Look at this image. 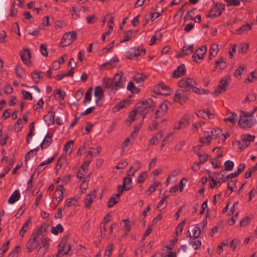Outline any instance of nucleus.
Segmentation results:
<instances>
[{
	"mask_svg": "<svg viewBox=\"0 0 257 257\" xmlns=\"http://www.w3.org/2000/svg\"><path fill=\"white\" fill-rule=\"evenodd\" d=\"M168 196L163 194V197L162 199L159 201L157 205L158 209L161 210L162 209H163L167 206V201L166 200Z\"/></svg>",
	"mask_w": 257,
	"mask_h": 257,
	"instance_id": "72a5a7b5",
	"label": "nucleus"
},
{
	"mask_svg": "<svg viewBox=\"0 0 257 257\" xmlns=\"http://www.w3.org/2000/svg\"><path fill=\"white\" fill-rule=\"evenodd\" d=\"M197 156L199 158V163L201 164H204L207 161V155L205 153L201 154L200 153H198Z\"/></svg>",
	"mask_w": 257,
	"mask_h": 257,
	"instance_id": "8fccbe9b",
	"label": "nucleus"
},
{
	"mask_svg": "<svg viewBox=\"0 0 257 257\" xmlns=\"http://www.w3.org/2000/svg\"><path fill=\"white\" fill-rule=\"evenodd\" d=\"M133 176H127L123 179V189L125 191L130 190L132 188V177Z\"/></svg>",
	"mask_w": 257,
	"mask_h": 257,
	"instance_id": "b1692460",
	"label": "nucleus"
},
{
	"mask_svg": "<svg viewBox=\"0 0 257 257\" xmlns=\"http://www.w3.org/2000/svg\"><path fill=\"white\" fill-rule=\"evenodd\" d=\"M15 72L17 76L20 78H24L25 76V72L24 69L19 66H17L15 69Z\"/></svg>",
	"mask_w": 257,
	"mask_h": 257,
	"instance_id": "a18cd8bd",
	"label": "nucleus"
},
{
	"mask_svg": "<svg viewBox=\"0 0 257 257\" xmlns=\"http://www.w3.org/2000/svg\"><path fill=\"white\" fill-rule=\"evenodd\" d=\"M113 245L112 244H109L106 248V249H105V253H104V257H110L111 254V252H112V251L113 250Z\"/></svg>",
	"mask_w": 257,
	"mask_h": 257,
	"instance_id": "09e8293b",
	"label": "nucleus"
},
{
	"mask_svg": "<svg viewBox=\"0 0 257 257\" xmlns=\"http://www.w3.org/2000/svg\"><path fill=\"white\" fill-rule=\"evenodd\" d=\"M77 202V199L76 198L72 197L67 199L65 200V207H70L72 205H75Z\"/></svg>",
	"mask_w": 257,
	"mask_h": 257,
	"instance_id": "ea45409f",
	"label": "nucleus"
},
{
	"mask_svg": "<svg viewBox=\"0 0 257 257\" xmlns=\"http://www.w3.org/2000/svg\"><path fill=\"white\" fill-rule=\"evenodd\" d=\"M223 9L224 8L221 5H215L210 10L207 17L211 18H214L219 17L221 15V12Z\"/></svg>",
	"mask_w": 257,
	"mask_h": 257,
	"instance_id": "9b49d317",
	"label": "nucleus"
},
{
	"mask_svg": "<svg viewBox=\"0 0 257 257\" xmlns=\"http://www.w3.org/2000/svg\"><path fill=\"white\" fill-rule=\"evenodd\" d=\"M161 37V35L160 33H156L151 38L150 41V45H153L156 41L157 40L160 39V37Z\"/></svg>",
	"mask_w": 257,
	"mask_h": 257,
	"instance_id": "0e129e2a",
	"label": "nucleus"
},
{
	"mask_svg": "<svg viewBox=\"0 0 257 257\" xmlns=\"http://www.w3.org/2000/svg\"><path fill=\"white\" fill-rule=\"evenodd\" d=\"M207 47L203 45L196 49L192 55V60L194 62L199 63L200 61L204 59V57L206 53Z\"/></svg>",
	"mask_w": 257,
	"mask_h": 257,
	"instance_id": "423d86ee",
	"label": "nucleus"
},
{
	"mask_svg": "<svg viewBox=\"0 0 257 257\" xmlns=\"http://www.w3.org/2000/svg\"><path fill=\"white\" fill-rule=\"evenodd\" d=\"M54 94L56 98L60 100H63L66 95V93L60 90H56L54 91Z\"/></svg>",
	"mask_w": 257,
	"mask_h": 257,
	"instance_id": "4c0bfd02",
	"label": "nucleus"
},
{
	"mask_svg": "<svg viewBox=\"0 0 257 257\" xmlns=\"http://www.w3.org/2000/svg\"><path fill=\"white\" fill-rule=\"evenodd\" d=\"M63 231V228L61 224H58L56 227L51 228V232L55 235H57L58 233L62 232Z\"/></svg>",
	"mask_w": 257,
	"mask_h": 257,
	"instance_id": "a19ab883",
	"label": "nucleus"
},
{
	"mask_svg": "<svg viewBox=\"0 0 257 257\" xmlns=\"http://www.w3.org/2000/svg\"><path fill=\"white\" fill-rule=\"evenodd\" d=\"M197 116L203 119H210L212 117V114L208 110H200L196 113Z\"/></svg>",
	"mask_w": 257,
	"mask_h": 257,
	"instance_id": "5701e85b",
	"label": "nucleus"
},
{
	"mask_svg": "<svg viewBox=\"0 0 257 257\" xmlns=\"http://www.w3.org/2000/svg\"><path fill=\"white\" fill-rule=\"evenodd\" d=\"M178 85L181 88L184 89L186 92L190 91L198 94H207L208 91L204 89L196 87V81L191 78H183L178 82Z\"/></svg>",
	"mask_w": 257,
	"mask_h": 257,
	"instance_id": "7ed1b4c3",
	"label": "nucleus"
},
{
	"mask_svg": "<svg viewBox=\"0 0 257 257\" xmlns=\"http://www.w3.org/2000/svg\"><path fill=\"white\" fill-rule=\"evenodd\" d=\"M125 102L124 101H121L117 104L115 105L112 108V110L113 111H117L120 110L121 109L124 108V103Z\"/></svg>",
	"mask_w": 257,
	"mask_h": 257,
	"instance_id": "680f3d73",
	"label": "nucleus"
},
{
	"mask_svg": "<svg viewBox=\"0 0 257 257\" xmlns=\"http://www.w3.org/2000/svg\"><path fill=\"white\" fill-rule=\"evenodd\" d=\"M161 183L158 182H155L152 185H151L149 188L148 189L147 192H149V195L151 194L153 192H154L157 187L160 185H161Z\"/></svg>",
	"mask_w": 257,
	"mask_h": 257,
	"instance_id": "864d4df0",
	"label": "nucleus"
},
{
	"mask_svg": "<svg viewBox=\"0 0 257 257\" xmlns=\"http://www.w3.org/2000/svg\"><path fill=\"white\" fill-rule=\"evenodd\" d=\"M76 39V33L75 32L66 33L63 36L61 45L62 47L71 44Z\"/></svg>",
	"mask_w": 257,
	"mask_h": 257,
	"instance_id": "1a4fd4ad",
	"label": "nucleus"
},
{
	"mask_svg": "<svg viewBox=\"0 0 257 257\" xmlns=\"http://www.w3.org/2000/svg\"><path fill=\"white\" fill-rule=\"evenodd\" d=\"M186 68L184 64H181L176 69H175L173 73L175 78H179L183 76L185 74Z\"/></svg>",
	"mask_w": 257,
	"mask_h": 257,
	"instance_id": "dca6fc26",
	"label": "nucleus"
},
{
	"mask_svg": "<svg viewBox=\"0 0 257 257\" xmlns=\"http://www.w3.org/2000/svg\"><path fill=\"white\" fill-rule=\"evenodd\" d=\"M218 139V142L225 141L226 137L222 134L219 128L213 129L211 131L205 132L200 139V142L204 145H209L212 140Z\"/></svg>",
	"mask_w": 257,
	"mask_h": 257,
	"instance_id": "f03ea898",
	"label": "nucleus"
},
{
	"mask_svg": "<svg viewBox=\"0 0 257 257\" xmlns=\"http://www.w3.org/2000/svg\"><path fill=\"white\" fill-rule=\"evenodd\" d=\"M32 224V219L31 217H30L24 223L21 229L19 232V235L21 237H23L25 232L28 230L29 226Z\"/></svg>",
	"mask_w": 257,
	"mask_h": 257,
	"instance_id": "6ab92c4d",
	"label": "nucleus"
},
{
	"mask_svg": "<svg viewBox=\"0 0 257 257\" xmlns=\"http://www.w3.org/2000/svg\"><path fill=\"white\" fill-rule=\"evenodd\" d=\"M91 88H90L86 92L84 100L83 101V104H85L86 101H90L91 99Z\"/></svg>",
	"mask_w": 257,
	"mask_h": 257,
	"instance_id": "5fc2aeb1",
	"label": "nucleus"
},
{
	"mask_svg": "<svg viewBox=\"0 0 257 257\" xmlns=\"http://www.w3.org/2000/svg\"><path fill=\"white\" fill-rule=\"evenodd\" d=\"M189 119V115H184L178 122L175 123L174 125V129L178 130L187 127L190 124Z\"/></svg>",
	"mask_w": 257,
	"mask_h": 257,
	"instance_id": "9d476101",
	"label": "nucleus"
},
{
	"mask_svg": "<svg viewBox=\"0 0 257 257\" xmlns=\"http://www.w3.org/2000/svg\"><path fill=\"white\" fill-rule=\"evenodd\" d=\"M163 135L164 133L162 131H160L158 133L156 134L149 140L150 144L151 145L157 144L159 141L162 139Z\"/></svg>",
	"mask_w": 257,
	"mask_h": 257,
	"instance_id": "aec40b11",
	"label": "nucleus"
},
{
	"mask_svg": "<svg viewBox=\"0 0 257 257\" xmlns=\"http://www.w3.org/2000/svg\"><path fill=\"white\" fill-rule=\"evenodd\" d=\"M146 178H147L146 172L145 171V172H142L139 176L137 181L138 183H143L145 181V180Z\"/></svg>",
	"mask_w": 257,
	"mask_h": 257,
	"instance_id": "338daca9",
	"label": "nucleus"
},
{
	"mask_svg": "<svg viewBox=\"0 0 257 257\" xmlns=\"http://www.w3.org/2000/svg\"><path fill=\"white\" fill-rule=\"evenodd\" d=\"M218 51V45L216 44H212L210 48L209 54L212 55V57H215L217 55Z\"/></svg>",
	"mask_w": 257,
	"mask_h": 257,
	"instance_id": "e433bc0d",
	"label": "nucleus"
},
{
	"mask_svg": "<svg viewBox=\"0 0 257 257\" xmlns=\"http://www.w3.org/2000/svg\"><path fill=\"white\" fill-rule=\"evenodd\" d=\"M73 145V141H69L64 146V151L68 153L69 154H70L72 151V147Z\"/></svg>",
	"mask_w": 257,
	"mask_h": 257,
	"instance_id": "37998d69",
	"label": "nucleus"
},
{
	"mask_svg": "<svg viewBox=\"0 0 257 257\" xmlns=\"http://www.w3.org/2000/svg\"><path fill=\"white\" fill-rule=\"evenodd\" d=\"M145 77L140 74H136L134 76V80L138 83H141L144 81Z\"/></svg>",
	"mask_w": 257,
	"mask_h": 257,
	"instance_id": "052dcab7",
	"label": "nucleus"
},
{
	"mask_svg": "<svg viewBox=\"0 0 257 257\" xmlns=\"http://www.w3.org/2000/svg\"><path fill=\"white\" fill-rule=\"evenodd\" d=\"M193 45H185L182 49L181 53L182 55H188L193 52Z\"/></svg>",
	"mask_w": 257,
	"mask_h": 257,
	"instance_id": "393cba45",
	"label": "nucleus"
},
{
	"mask_svg": "<svg viewBox=\"0 0 257 257\" xmlns=\"http://www.w3.org/2000/svg\"><path fill=\"white\" fill-rule=\"evenodd\" d=\"M250 29L251 26L249 24H245L244 25H242V26H241L238 29H237L236 30V33H237L238 35H240L245 32H247Z\"/></svg>",
	"mask_w": 257,
	"mask_h": 257,
	"instance_id": "473e14b6",
	"label": "nucleus"
},
{
	"mask_svg": "<svg viewBox=\"0 0 257 257\" xmlns=\"http://www.w3.org/2000/svg\"><path fill=\"white\" fill-rule=\"evenodd\" d=\"M21 57L23 62L26 65L30 63L31 54L28 49H25L21 53Z\"/></svg>",
	"mask_w": 257,
	"mask_h": 257,
	"instance_id": "f3484780",
	"label": "nucleus"
},
{
	"mask_svg": "<svg viewBox=\"0 0 257 257\" xmlns=\"http://www.w3.org/2000/svg\"><path fill=\"white\" fill-rule=\"evenodd\" d=\"M256 123L257 121L255 119L245 118V117H240L238 121V125L244 129L250 128Z\"/></svg>",
	"mask_w": 257,
	"mask_h": 257,
	"instance_id": "6e6552de",
	"label": "nucleus"
},
{
	"mask_svg": "<svg viewBox=\"0 0 257 257\" xmlns=\"http://www.w3.org/2000/svg\"><path fill=\"white\" fill-rule=\"evenodd\" d=\"M146 50L143 48H132L130 51V56L128 57L129 59H133L135 57H137L141 55L145 54Z\"/></svg>",
	"mask_w": 257,
	"mask_h": 257,
	"instance_id": "ddd939ff",
	"label": "nucleus"
},
{
	"mask_svg": "<svg viewBox=\"0 0 257 257\" xmlns=\"http://www.w3.org/2000/svg\"><path fill=\"white\" fill-rule=\"evenodd\" d=\"M230 77L226 76L220 80L219 85L226 90L228 84L230 82Z\"/></svg>",
	"mask_w": 257,
	"mask_h": 257,
	"instance_id": "2f4dec72",
	"label": "nucleus"
},
{
	"mask_svg": "<svg viewBox=\"0 0 257 257\" xmlns=\"http://www.w3.org/2000/svg\"><path fill=\"white\" fill-rule=\"evenodd\" d=\"M133 35V31L129 30L126 32L124 35V39L121 41H120V43H124L127 41H128L132 38V36Z\"/></svg>",
	"mask_w": 257,
	"mask_h": 257,
	"instance_id": "4d7b16f0",
	"label": "nucleus"
},
{
	"mask_svg": "<svg viewBox=\"0 0 257 257\" xmlns=\"http://www.w3.org/2000/svg\"><path fill=\"white\" fill-rule=\"evenodd\" d=\"M66 162V158L64 156H61L59 158L58 160V163L56 166V169L57 170H59L63 164H64Z\"/></svg>",
	"mask_w": 257,
	"mask_h": 257,
	"instance_id": "49530a36",
	"label": "nucleus"
},
{
	"mask_svg": "<svg viewBox=\"0 0 257 257\" xmlns=\"http://www.w3.org/2000/svg\"><path fill=\"white\" fill-rule=\"evenodd\" d=\"M188 99L187 92L182 88L178 89L175 93L173 96V100L175 102H178L182 105L184 104Z\"/></svg>",
	"mask_w": 257,
	"mask_h": 257,
	"instance_id": "39448f33",
	"label": "nucleus"
},
{
	"mask_svg": "<svg viewBox=\"0 0 257 257\" xmlns=\"http://www.w3.org/2000/svg\"><path fill=\"white\" fill-rule=\"evenodd\" d=\"M201 233L200 228L197 226H195L192 230V239H197Z\"/></svg>",
	"mask_w": 257,
	"mask_h": 257,
	"instance_id": "79ce46f5",
	"label": "nucleus"
},
{
	"mask_svg": "<svg viewBox=\"0 0 257 257\" xmlns=\"http://www.w3.org/2000/svg\"><path fill=\"white\" fill-rule=\"evenodd\" d=\"M228 115L227 117L224 118V121L226 123L228 121L231 124H234L237 118V114L233 112H230L228 114Z\"/></svg>",
	"mask_w": 257,
	"mask_h": 257,
	"instance_id": "412c9836",
	"label": "nucleus"
},
{
	"mask_svg": "<svg viewBox=\"0 0 257 257\" xmlns=\"http://www.w3.org/2000/svg\"><path fill=\"white\" fill-rule=\"evenodd\" d=\"M94 96L97 98L96 100L97 104L103 96V91L101 86H96L94 90Z\"/></svg>",
	"mask_w": 257,
	"mask_h": 257,
	"instance_id": "cd10ccee",
	"label": "nucleus"
},
{
	"mask_svg": "<svg viewBox=\"0 0 257 257\" xmlns=\"http://www.w3.org/2000/svg\"><path fill=\"white\" fill-rule=\"evenodd\" d=\"M185 224V221H182L180 222L176 228V234L177 235L180 234L183 231Z\"/></svg>",
	"mask_w": 257,
	"mask_h": 257,
	"instance_id": "603ef678",
	"label": "nucleus"
},
{
	"mask_svg": "<svg viewBox=\"0 0 257 257\" xmlns=\"http://www.w3.org/2000/svg\"><path fill=\"white\" fill-rule=\"evenodd\" d=\"M43 229V226H40L29 239L26 245L28 252H32L40 244L41 238H42Z\"/></svg>",
	"mask_w": 257,
	"mask_h": 257,
	"instance_id": "20e7f679",
	"label": "nucleus"
},
{
	"mask_svg": "<svg viewBox=\"0 0 257 257\" xmlns=\"http://www.w3.org/2000/svg\"><path fill=\"white\" fill-rule=\"evenodd\" d=\"M32 77L34 81L37 83L40 80L44 77V73L42 72H38L37 71H34L32 73Z\"/></svg>",
	"mask_w": 257,
	"mask_h": 257,
	"instance_id": "a878e982",
	"label": "nucleus"
},
{
	"mask_svg": "<svg viewBox=\"0 0 257 257\" xmlns=\"http://www.w3.org/2000/svg\"><path fill=\"white\" fill-rule=\"evenodd\" d=\"M52 143V137L48 134L46 136L43 142L41 144L42 149L46 148L49 147Z\"/></svg>",
	"mask_w": 257,
	"mask_h": 257,
	"instance_id": "c756f323",
	"label": "nucleus"
},
{
	"mask_svg": "<svg viewBox=\"0 0 257 257\" xmlns=\"http://www.w3.org/2000/svg\"><path fill=\"white\" fill-rule=\"evenodd\" d=\"M55 112L54 111H50L45 116L44 120L47 123L48 126L51 124H54L55 121Z\"/></svg>",
	"mask_w": 257,
	"mask_h": 257,
	"instance_id": "a211bd4d",
	"label": "nucleus"
},
{
	"mask_svg": "<svg viewBox=\"0 0 257 257\" xmlns=\"http://www.w3.org/2000/svg\"><path fill=\"white\" fill-rule=\"evenodd\" d=\"M141 167V162L139 161H136L130 168L127 172L128 176H134L135 173L139 170Z\"/></svg>",
	"mask_w": 257,
	"mask_h": 257,
	"instance_id": "2eb2a0df",
	"label": "nucleus"
},
{
	"mask_svg": "<svg viewBox=\"0 0 257 257\" xmlns=\"http://www.w3.org/2000/svg\"><path fill=\"white\" fill-rule=\"evenodd\" d=\"M154 104V101L151 98H148L146 100L138 103L137 107L139 108V111H141L143 118L145 117V114L147 113L146 112H144L145 110L153 106Z\"/></svg>",
	"mask_w": 257,
	"mask_h": 257,
	"instance_id": "0eeeda50",
	"label": "nucleus"
},
{
	"mask_svg": "<svg viewBox=\"0 0 257 257\" xmlns=\"http://www.w3.org/2000/svg\"><path fill=\"white\" fill-rule=\"evenodd\" d=\"M256 98V96L253 93H249L246 95L244 100H243V102H246L247 101H254Z\"/></svg>",
	"mask_w": 257,
	"mask_h": 257,
	"instance_id": "bf43d9fd",
	"label": "nucleus"
},
{
	"mask_svg": "<svg viewBox=\"0 0 257 257\" xmlns=\"http://www.w3.org/2000/svg\"><path fill=\"white\" fill-rule=\"evenodd\" d=\"M20 198V191L17 189L11 195L10 197L8 199V203L14 204Z\"/></svg>",
	"mask_w": 257,
	"mask_h": 257,
	"instance_id": "4be33fe9",
	"label": "nucleus"
},
{
	"mask_svg": "<svg viewBox=\"0 0 257 257\" xmlns=\"http://www.w3.org/2000/svg\"><path fill=\"white\" fill-rule=\"evenodd\" d=\"M125 77L123 76L122 73L120 72L115 74L112 79L104 78L102 84L104 87L110 89L114 93L119 89L125 87Z\"/></svg>",
	"mask_w": 257,
	"mask_h": 257,
	"instance_id": "f257e3e1",
	"label": "nucleus"
},
{
	"mask_svg": "<svg viewBox=\"0 0 257 257\" xmlns=\"http://www.w3.org/2000/svg\"><path fill=\"white\" fill-rule=\"evenodd\" d=\"M40 51L43 56H47L48 55V51L47 45L45 44H42L40 45Z\"/></svg>",
	"mask_w": 257,
	"mask_h": 257,
	"instance_id": "69168bd1",
	"label": "nucleus"
},
{
	"mask_svg": "<svg viewBox=\"0 0 257 257\" xmlns=\"http://www.w3.org/2000/svg\"><path fill=\"white\" fill-rule=\"evenodd\" d=\"M189 243L195 250H197L199 248L201 244V241L199 239H190Z\"/></svg>",
	"mask_w": 257,
	"mask_h": 257,
	"instance_id": "7c9ffc66",
	"label": "nucleus"
},
{
	"mask_svg": "<svg viewBox=\"0 0 257 257\" xmlns=\"http://www.w3.org/2000/svg\"><path fill=\"white\" fill-rule=\"evenodd\" d=\"M64 188L62 185H59L56 189V192L57 193L58 196L56 197V200L58 203L60 202L63 199V191Z\"/></svg>",
	"mask_w": 257,
	"mask_h": 257,
	"instance_id": "bb28decb",
	"label": "nucleus"
},
{
	"mask_svg": "<svg viewBox=\"0 0 257 257\" xmlns=\"http://www.w3.org/2000/svg\"><path fill=\"white\" fill-rule=\"evenodd\" d=\"M86 21L88 24H94L97 21V18L95 14L88 16L86 18Z\"/></svg>",
	"mask_w": 257,
	"mask_h": 257,
	"instance_id": "6e6d98bb",
	"label": "nucleus"
},
{
	"mask_svg": "<svg viewBox=\"0 0 257 257\" xmlns=\"http://www.w3.org/2000/svg\"><path fill=\"white\" fill-rule=\"evenodd\" d=\"M142 113L141 111H139V108L137 107L136 109L130 112L128 115V118L130 121H133L135 120V117L138 116Z\"/></svg>",
	"mask_w": 257,
	"mask_h": 257,
	"instance_id": "c9c22d12",
	"label": "nucleus"
},
{
	"mask_svg": "<svg viewBox=\"0 0 257 257\" xmlns=\"http://www.w3.org/2000/svg\"><path fill=\"white\" fill-rule=\"evenodd\" d=\"M96 193L95 190H93L86 195L84 199L85 206L86 208H90L92 203L96 200Z\"/></svg>",
	"mask_w": 257,
	"mask_h": 257,
	"instance_id": "f8f14e48",
	"label": "nucleus"
},
{
	"mask_svg": "<svg viewBox=\"0 0 257 257\" xmlns=\"http://www.w3.org/2000/svg\"><path fill=\"white\" fill-rule=\"evenodd\" d=\"M127 89L133 93L138 92L139 91L138 88L134 85V84L132 81H130L128 83Z\"/></svg>",
	"mask_w": 257,
	"mask_h": 257,
	"instance_id": "de8ad7c7",
	"label": "nucleus"
},
{
	"mask_svg": "<svg viewBox=\"0 0 257 257\" xmlns=\"http://www.w3.org/2000/svg\"><path fill=\"white\" fill-rule=\"evenodd\" d=\"M46 251L47 250L45 248L40 247L37 251L36 257H43Z\"/></svg>",
	"mask_w": 257,
	"mask_h": 257,
	"instance_id": "774afa93",
	"label": "nucleus"
},
{
	"mask_svg": "<svg viewBox=\"0 0 257 257\" xmlns=\"http://www.w3.org/2000/svg\"><path fill=\"white\" fill-rule=\"evenodd\" d=\"M70 246L68 244L61 242L59 245L58 253L56 257H58L59 254H66L70 250Z\"/></svg>",
	"mask_w": 257,
	"mask_h": 257,
	"instance_id": "4468645a",
	"label": "nucleus"
},
{
	"mask_svg": "<svg viewBox=\"0 0 257 257\" xmlns=\"http://www.w3.org/2000/svg\"><path fill=\"white\" fill-rule=\"evenodd\" d=\"M248 48V44L245 43H242L240 45L239 52L241 53H246Z\"/></svg>",
	"mask_w": 257,
	"mask_h": 257,
	"instance_id": "13d9d810",
	"label": "nucleus"
},
{
	"mask_svg": "<svg viewBox=\"0 0 257 257\" xmlns=\"http://www.w3.org/2000/svg\"><path fill=\"white\" fill-rule=\"evenodd\" d=\"M54 157H52L49 158L47 160L43 161L35 169V171H38V172L42 171L43 170V169H41V167L51 163L54 160Z\"/></svg>",
	"mask_w": 257,
	"mask_h": 257,
	"instance_id": "f704fd0d",
	"label": "nucleus"
},
{
	"mask_svg": "<svg viewBox=\"0 0 257 257\" xmlns=\"http://www.w3.org/2000/svg\"><path fill=\"white\" fill-rule=\"evenodd\" d=\"M215 65L216 67H219L220 69H224L226 66L225 63L222 60V58L216 61Z\"/></svg>",
	"mask_w": 257,
	"mask_h": 257,
	"instance_id": "e2e57ef3",
	"label": "nucleus"
},
{
	"mask_svg": "<svg viewBox=\"0 0 257 257\" xmlns=\"http://www.w3.org/2000/svg\"><path fill=\"white\" fill-rule=\"evenodd\" d=\"M38 149H39V148H37L35 149L31 150L29 152H28L26 155V157H25L26 160H29L32 157L36 155Z\"/></svg>",
	"mask_w": 257,
	"mask_h": 257,
	"instance_id": "3c124183",
	"label": "nucleus"
},
{
	"mask_svg": "<svg viewBox=\"0 0 257 257\" xmlns=\"http://www.w3.org/2000/svg\"><path fill=\"white\" fill-rule=\"evenodd\" d=\"M234 167V163L232 161L227 160L224 163V169L225 171H230Z\"/></svg>",
	"mask_w": 257,
	"mask_h": 257,
	"instance_id": "c03bdc74",
	"label": "nucleus"
},
{
	"mask_svg": "<svg viewBox=\"0 0 257 257\" xmlns=\"http://www.w3.org/2000/svg\"><path fill=\"white\" fill-rule=\"evenodd\" d=\"M239 149L241 150L246 148L249 145V143L247 142L245 139L242 137L241 140L237 143Z\"/></svg>",
	"mask_w": 257,
	"mask_h": 257,
	"instance_id": "58836bf2",
	"label": "nucleus"
},
{
	"mask_svg": "<svg viewBox=\"0 0 257 257\" xmlns=\"http://www.w3.org/2000/svg\"><path fill=\"white\" fill-rule=\"evenodd\" d=\"M119 199V194H115L110 197L107 203V206L111 208L116 204Z\"/></svg>",
	"mask_w": 257,
	"mask_h": 257,
	"instance_id": "c85d7f7f",
	"label": "nucleus"
}]
</instances>
